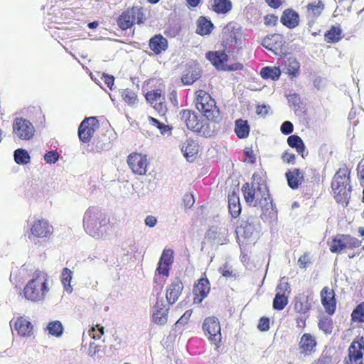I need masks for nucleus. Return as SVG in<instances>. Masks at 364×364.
Segmentation results:
<instances>
[{
  "instance_id": "473e14b6",
  "label": "nucleus",
  "mask_w": 364,
  "mask_h": 364,
  "mask_svg": "<svg viewBox=\"0 0 364 364\" xmlns=\"http://www.w3.org/2000/svg\"><path fill=\"white\" fill-rule=\"evenodd\" d=\"M287 142L289 146L295 148L296 151L301 154L304 158V152L305 150V146L302 139L297 135H291L288 137Z\"/></svg>"
},
{
  "instance_id": "c9c22d12",
  "label": "nucleus",
  "mask_w": 364,
  "mask_h": 364,
  "mask_svg": "<svg viewBox=\"0 0 364 364\" xmlns=\"http://www.w3.org/2000/svg\"><path fill=\"white\" fill-rule=\"evenodd\" d=\"M73 278V272L68 268H64L61 273V282L63 285L64 289L70 294L73 291V287L70 284V282Z\"/></svg>"
},
{
  "instance_id": "bf43d9fd",
  "label": "nucleus",
  "mask_w": 364,
  "mask_h": 364,
  "mask_svg": "<svg viewBox=\"0 0 364 364\" xmlns=\"http://www.w3.org/2000/svg\"><path fill=\"white\" fill-rule=\"evenodd\" d=\"M257 327L261 331H268L269 328V319L265 317L261 318Z\"/></svg>"
},
{
  "instance_id": "dca6fc26",
  "label": "nucleus",
  "mask_w": 364,
  "mask_h": 364,
  "mask_svg": "<svg viewBox=\"0 0 364 364\" xmlns=\"http://www.w3.org/2000/svg\"><path fill=\"white\" fill-rule=\"evenodd\" d=\"M10 326L14 328L21 337H30L33 334L32 323L22 316H18L16 320L12 319Z\"/></svg>"
},
{
  "instance_id": "4468645a",
  "label": "nucleus",
  "mask_w": 364,
  "mask_h": 364,
  "mask_svg": "<svg viewBox=\"0 0 364 364\" xmlns=\"http://www.w3.org/2000/svg\"><path fill=\"white\" fill-rule=\"evenodd\" d=\"M53 227L44 219L33 222L31 227V234L38 238L48 237L53 234Z\"/></svg>"
},
{
  "instance_id": "412c9836",
  "label": "nucleus",
  "mask_w": 364,
  "mask_h": 364,
  "mask_svg": "<svg viewBox=\"0 0 364 364\" xmlns=\"http://www.w3.org/2000/svg\"><path fill=\"white\" fill-rule=\"evenodd\" d=\"M181 151L187 161H193L198 151V144L192 139H188L182 144Z\"/></svg>"
},
{
  "instance_id": "ea45409f",
  "label": "nucleus",
  "mask_w": 364,
  "mask_h": 364,
  "mask_svg": "<svg viewBox=\"0 0 364 364\" xmlns=\"http://www.w3.org/2000/svg\"><path fill=\"white\" fill-rule=\"evenodd\" d=\"M299 63L294 58H289L286 63L287 73L291 77H296L299 74Z\"/></svg>"
},
{
  "instance_id": "aec40b11",
  "label": "nucleus",
  "mask_w": 364,
  "mask_h": 364,
  "mask_svg": "<svg viewBox=\"0 0 364 364\" xmlns=\"http://www.w3.org/2000/svg\"><path fill=\"white\" fill-rule=\"evenodd\" d=\"M280 21L288 28L293 29L299 23V16L294 10L287 9L283 11Z\"/></svg>"
},
{
  "instance_id": "0e129e2a",
  "label": "nucleus",
  "mask_w": 364,
  "mask_h": 364,
  "mask_svg": "<svg viewBox=\"0 0 364 364\" xmlns=\"http://www.w3.org/2000/svg\"><path fill=\"white\" fill-rule=\"evenodd\" d=\"M245 154L246 155L245 161L249 164H253L255 161V156L253 154L252 150L249 148L245 149Z\"/></svg>"
},
{
  "instance_id": "9b49d317",
  "label": "nucleus",
  "mask_w": 364,
  "mask_h": 364,
  "mask_svg": "<svg viewBox=\"0 0 364 364\" xmlns=\"http://www.w3.org/2000/svg\"><path fill=\"white\" fill-rule=\"evenodd\" d=\"M127 164L134 173L140 176L146 174L148 166L146 155L139 153H132L128 156Z\"/></svg>"
},
{
  "instance_id": "4d7b16f0",
  "label": "nucleus",
  "mask_w": 364,
  "mask_h": 364,
  "mask_svg": "<svg viewBox=\"0 0 364 364\" xmlns=\"http://www.w3.org/2000/svg\"><path fill=\"white\" fill-rule=\"evenodd\" d=\"M219 272L225 277H230L232 276V270L229 264L226 262L218 269Z\"/></svg>"
},
{
  "instance_id": "3c124183",
  "label": "nucleus",
  "mask_w": 364,
  "mask_h": 364,
  "mask_svg": "<svg viewBox=\"0 0 364 364\" xmlns=\"http://www.w3.org/2000/svg\"><path fill=\"white\" fill-rule=\"evenodd\" d=\"M277 293H280L282 294L289 296L290 294V287L287 280L285 277H282L280 279L279 283L278 284L276 288Z\"/></svg>"
},
{
  "instance_id": "2eb2a0df",
  "label": "nucleus",
  "mask_w": 364,
  "mask_h": 364,
  "mask_svg": "<svg viewBox=\"0 0 364 364\" xmlns=\"http://www.w3.org/2000/svg\"><path fill=\"white\" fill-rule=\"evenodd\" d=\"M168 307H167L162 299H157L156 304L152 308V320L159 326H164L168 320Z\"/></svg>"
},
{
  "instance_id": "864d4df0",
  "label": "nucleus",
  "mask_w": 364,
  "mask_h": 364,
  "mask_svg": "<svg viewBox=\"0 0 364 364\" xmlns=\"http://www.w3.org/2000/svg\"><path fill=\"white\" fill-rule=\"evenodd\" d=\"M100 350L101 346L95 341H91L87 349V355L94 358Z\"/></svg>"
},
{
  "instance_id": "c756f323",
  "label": "nucleus",
  "mask_w": 364,
  "mask_h": 364,
  "mask_svg": "<svg viewBox=\"0 0 364 364\" xmlns=\"http://www.w3.org/2000/svg\"><path fill=\"white\" fill-rule=\"evenodd\" d=\"M210 6L218 14H226L231 10L232 3L230 0H213Z\"/></svg>"
},
{
  "instance_id": "f03ea898",
  "label": "nucleus",
  "mask_w": 364,
  "mask_h": 364,
  "mask_svg": "<svg viewBox=\"0 0 364 364\" xmlns=\"http://www.w3.org/2000/svg\"><path fill=\"white\" fill-rule=\"evenodd\" d=\"M82 223L85 232L96 239L106 237L110 230L109 220L96 207H90L85 211Z\"/></svg>"
},
{
  "instance_id": "09e8293b",
  "label": "nucleus",
  "mask_w": 364,
  "mask_h": 364,
  "mask_svg": "<svg viewBox=\"0 0 364 364\" xmlns=\"http://www.w3.org/2000/svg\"><path fill=\"white\" fill-rule=\"evenodd\" d=\"M352 320L364 322V303L360 304L352 312Z\"/></svg>"
},
{
  "instance_id": "79ce46f5",
  "label": "nucleus",
  "mask_w": 364,
  "mask_h": 364,
  "mask_svg": "<svg viewBox=\"0 0 364 364\" xmlns=\"http://www.w3.org/2000/svg\"><path fill=\"white\" fill-rule=\"evenodd\" d=\"M288 296H289L280 293H276L273 300V308L279 311L284 309L288 304Z\"/></svg>"
},
{
  "instance_id": "6ab92c4d",
  "label": "nucleus",
  "mask_w": 364,
  "mask_h": 364,
  "mask_svg": "<svg viewBox=\"0 0 364 364\" xmlns=\"http://www.w3.org/2000/svg\"><path fill=\"white\" fill-rule=\"evenodd\" d=\"M183 289L181 281L176 278L168 286L166 291V299L170 304H174L178 299Z\"/></svg>"
},
{
  "instance_id": "0eeeda50",
  "label": "nucleus",
  "mask_w": 364,
  "mask_h": 364,
  "mask_svg": "<svg viewBox=\"0 0 364 364\" xmlns=\"http://www.w3.org/2000/svg\"><path fill=\"white\" fill-rule=\"evenodd\" d=\"M181 119L184 121L187 128L191 131L200 132L205 136H210L213 132L202 127L201 123L195 112L191 110H183L180 113Z\"/></svg>"
},
{
  "instance_id": "b1692460",
  "label": "nucleus",
  "mask_w": 364,
  "mask_h": 364,
  "mask_svg": "<svg viewBox=\"0 0 364 364\" xmlns=\"http://www.w3.org/2000/svg\"><path fill=\"white\" fill-rule=\"evenodd\" d=\"M203 109H198L209 120L218 121L220 118L219 109L215 105V100L204 105Z\"/></svg>"
},
{
  "instance_id": "2f4dec72",
  "label": "nucleus",
  "mask_w": 364,
  "mask_h": 364,
  "mask_svg": "<svg viewBox=\"0 0 364 364\" xmlns=\"http://www.w3.org/2000/svg\"><path fill=\"white\" fill-rule=\"evenodd\" d=\"M324 9L323 4L318 1L307 5V16L308 18H315L319 16Z\"/></svg>"
},
{
  "instance_id": "f8f14e48",
  "label": "nucleus",
  "mask_w": 364,
  "mask_h": 364,
  "mask_svg": "<svg viewBox=\"0 0 364 364\" xmlns=\"http://www.w3.org/2000/svg\"><path fill=\"white\" fill-rule=\"evenodd\" d=\"M203 329L205 334L208 336L209 340L213 341L215 344L220 342V325L216 317H208L204 320Z\"/></svg>"
},
{
  "instance_id": "c85d7f7f",
  "label": "nucleus",
  "mask_w": 364,
  "mask_h": 364,
  "mask_svg": "<svg viewBox=\"0 0 364 364\" xmlns=\"http://www.w3.org/2000/svg\"><path fill=\"white\" fill-rule=\"evenodd\" d=\"M168 267L169 266L159 262L158 264V267L156 268V274L154 277V282L161 286L160 289H161L164 283L165 282L166 279L168 277Z\"/></svg>"
},
{
  "instance_id": "cd10ccee",
  "label": "nucleus",
  "mask_w": 364,
  "mask_h": 364,
  "mask_svg": "<svg viewBox=\"0 0 364 364\" xmlns=\"http://www.w3.org/2000/svg\"><path fill=\"white\" fill-rule=\"evenodd\" d=\"M213 28L212 22L205 17L200 16L197 21L196 33L201 36L208 35Z\"/></svg>"
},
{
  "instance_id": "9d476101",
  "label": "nucleus",
  "mask_w": 364,
  "mask_h": 364,
  "mask_svg": "<svg viewBox=\"0 0 364 364\" xmlns=\"http://www.w3.org/2000/svg\"><path fill=\"white\" fill-rule=\"evenodd\" d=\"M98 121L96 117L85 118L80 124L78 129V136L83 143L90 141L97 129Z\"/></svg>"
},
{
  "instance_id": "774afa93",
  "label": "nucleus",
  "mask_w": 364,
  "mask_h": 364,
  "mask_svg": "<svg viewBox=\"0 0 364 364\" xmlns=\"http://www.w3.org/2000/svg\"><path fill=\"white\" fill-rule=\"evenodd\" d=\"M184 205L186 208H191L194 203L193 196L191 194H186L183 198Z\"/></svg>"
},
{
  "instance_id": "c03bdc74",
  "label": "nucleus",
  "mask_w": 364,
  "mask_h": 364,
  "mask_svg": "<svg viewBox=\"0 0 364 364\" xmlns=\"http://www.w3.org/2000/svg\"><path fill=\"white\" fill-rule=\"evenodd\" d=\"M47 330L50 334L59 337L63 334V327L60 321H54L48 323Z\"/></svg>"
},
{
  "instance_id": "69168bd1",
  "label": "nucleus",
  "mask_w": 364,
  "mask_h": 364,
  "mask_svg": "<svg viewBox=\"0 0 364 364\" xmlns=\"http://www.w3.org/2000/svg\"><path fill=\"white\" fill-rule=\"evenodd\" d=\"M102 78L104 80L105 83L107 85V86L110 90H112V86L114 85V77L112 75L103 74Z\"/></svg>"
},
{
  "instance_id": "a878e982",
  "label": "nucleus",
  "mask_w": 364,
  "mask_h": 364,
  "mask_svg": "<svg viewBox=\"0 0 364 364\" xmlns=\"http://www.w3.org/2000/svg\"><path fill=\"white\" fill-rule=\"evenodd\" d=\"M286 176L288 181V185L292 189L297 188L303 179L301 173L297 168H294L292 171H288L286 173Z\"/></svg>"
},
{
  "instance_id": "603ef678",
  "label": "nucleus",
  "mask_w": 364,
  "mask_h": 364,
  "mask_svg": "<svg viewBox=\"0 0 364 364\" xmlns=\"http://www.w3.org/2000/svg\"><path fill=\"white\" fill-rule=\"evenodd\" d=\"M148 120L151 125L156 126L160 130L161 134H165L169 130L166 125L152 117H149Z\"/></svg>"
},
{
  "instance_id": "338daca9",
  "label": "nucleus",
  "mask_w": 364,
  "mask_h": 364,
  "mask_svg": "<svg viewBox=\"0 0 364 364\" xmlns=\"http://www.w3.org/2000/svg\"><path fill=\"white\" fill-rule=\"evenodd\" d=\"M145 225L148 227L153 228L157 223V219L153 215H148L144 220Z\"/></svg>"
},
{
  "instance_id": "a18cd8bd",
  "label": "nucleus",
  "mask_w": 364,
  "mask_h": 364,
  "mask_svg": "<svg viewBox=\"0 0 364 364\" xmlns=\"http://www.w3.org/2000/svg\"><path fill=\"white\" fill-rule=\"evenodd\" d=\"M122 96L124 101L130 106H134L137 103V95L132 90H124L122 92Z\"/></svg>"
},
{
  "instance_id": "a19ab883",
  "label": "nucleus",
  "mask_w": 364,
  "mask_h": 364,
  "mask_svg": "<svg viewBox=\"0 0 364 364\" xmlns=\"http://www.w3.org/2000/svg\"><path fill=\"white\" fill-rule=\"evenodd\" d=\"M200 77V70L198 68H195L192 70L188 71L182 77V82L184 85H191Z\"/></svg>"
},
{
  "instance_id": "6e6d98bb",
  "label": "nucleus",
  "mask_w": 364,
  "mask_h": 364,
  "mask_svg": "<svg viewBox=\"0 0 364 364\" xmlns=\"http://www.w3.org/2000/svg\"><path fill=\"white\" fill-rule=\"evenodd\" d=\"M191 311H186L175 323L176 328L180 326H183L184 324L187 323L191 316Z\"/></svg>"
},
{
  "instance_id": "7ed1b4c3",
  "label": "nucleus",
  "mask_w": 364,
  "mask_h": 364,
  "mask_svg": "<svg viewBox=\"0 0 364 364\" xmlns=\"http://www.w3.org/2000/svg\"><path fill=\"white\" fill-rule=\"evenodd\" d=\"M48 282V276L46 272L36 271L24 287V296L32 301H43L49 291Z\"/></svg>"
},
{
  "instance_id": "f704fd0d",
  "label": "nucleus",
  "mask_w": 364,
  "mask_h": 364,
  "mask_svg": "<svg viewBox=\"0 0 364 364\" xmlns=\"http://www.w3.org/2000/svg\"><path fill=\"white\" fill-rule=\"evenodd\" d=\"M342 30L339 26H333L325 34V38L328 43H336L339 41L341 36Z\"/></svg>"
},
{
  "instance_id": "393cba45",
  "label": "nucleus",
  "mask_w": 364,
  "mask_h": 364,
  "mask_svg": "<svg viewBox=\"0 0 364 364\" xmlns=\"http://www.w3.org/2000/svg\"><path fill=\"white\" fill-rule=\"evenodd\" d=\"M134 14V11H132V9H129L123 12L120 15L118 20V24L122 29L126 30L133 26V24L135 23Z\"/></svg>"
},
{
  "instance_id": "4c0bfd02",
  "label": "nucleus",
  "mask_w": 364,
  "mask_h": 364,
  "mask_svg": "<svg viewBox=\"0 0 364 364\" xmlns=\"http://www.w3.org/2000/svg\"><path fill=\"white\" fill-rule=\"evenodd\" d=\"M235 132L239 138H246L250 132V128L247 122L242 119L237 120L235 122Z\"/></svg>"
},
{
  "instance_id": "8fccbe9b",
  "label": "nucleus",
  "mask_w": 364,
  "mask_h": 364,
  "mask_svg": "<svg viewBox=\"0 0 364 364\" xmlns=\"http://www.w3.org/2000/svg\"><path fill=\"white\" fill-rule=\"evenodd\" d=\"M173 252L171 249H165L159 259V263L170 266L173 262Z\"/></svg>"
},
{
  "instance_id": "7c9ffc66",
  "label": "nucleus",
  "mask_w": 364,
  "mask_h": 364,
  "mask_svg": "<svg viewBox=\"0 0 364 364\" xmlns=\"http://www.w3.org/2000/svg\"><path fill=\"white\" fill-rule=\"evenodd\" d=\"M196 94V107L197 109H203L205 105L214 101L208 93L202 90H198Z\"/></svg>"
},
{
  "instance_id": "20e7f679",
  "label": "nucleus",
  "mask_w": 364,
  "mask_h": 364,
  "mask_svg": "<svg viewBox=\"0 0 364 364\" xmlns=\"http://www.w3.org/2000/svg\"><path fill=\"white\" fill-rule=\"evenodd\" d=\"M346 168H340L335 174L331 187L336 195V200L341 201L348 200L350 196L351 186L350 178L346 175Z\"/></svg>"
},
{
  "instance_id": "de8ad7c7",
  "label": "nucleus",
  "mask_w": 364,
  "mask_h": 364,
  "mask_svg": "<svg viewBox=\"0 0 364 364\" xmlns=\"http://www.w3.org/2000/svg\"><path fill=\"white\" fill-rule=\"evenodd\" d=\"M146 100L151 104L159 102L161 100H165V97L162 96L160 90H156L149 92L146 95Z\"/></svg>"
},
{
  "instance_id": "423d86ee",
  "label": "nucleus",
  "mask_w": 364,
  "mask_h": 364,
  "mask_svg": "<svg viewBox=\"0 0 364 364\" xmlns=\"http://www.w3.org/2000/svg\"><path fill=\"white\" fill-rule=\"evenodd\" d=\"M35 132L34 126L27 119L17 117L13 122L12 134L14 139L28 141L33 137Z\"/></svg>"
},
{
  "instance_id": "72a5a7b5",
  "label": "nucleus",
  "mask_w": 364,
  "mask_h": 364,
  "mask_svg": "<svg viewBox=\"0 0 364 364\" xmlns=\"http://www.w3.org/2000/svg\"><path fill=\"white\" fill-rule=\"evenodd\" d=\"M363 346L359 342L353 341L349 347V356L351 360L357 363L358 360L362 358L363 353L361 349Z\"/></svg>"
},
{
  "instance_id": "a211bd4d",
  "label": "nucleus",
  "mask_w": 364,
  "mask_h": 364,
  "mask_svg": "<svg viewBox=\"0 0 364 364\" xmlns=\"http://www.w3.org/2000/svg\"><path fill=\"white\" fill-rule=\"evenodd\" d=\"M316 344L314 336L310 333H304L299 343L300 353L304 356L311 355L315 351Z\"/></svg>"
},
{
  "instance_id": "5fc2aeb1",
  "label": "nucleus",
  "mask_w": 364,
  "mask_h": 364,
  "mask_svg": "<svg viewBox=\"0 0 364 364\" xmlns=\"http://www.w3.org/2000/svg\"><path fill=\"white\" fill-rule=\"evenodd\" d=\"M59 159V154L57 151H50L44 156V160L48 164H54Z\"/></svg>"
},
{
  "instance_id": "13d9d810",
  "label": "nucleus",
  "mask_w": 364,
  "mask_h": 364,
  "mask_svg": "<svg viewBox=\"0 0 364 364\" xmlns=\"http://www.w3.org/2000/svg\"><path fill=\"white\" fill-rule=\"evenodd\" d=\"M153 107L160 115H164L166 112V106L164 103V100H161L159 102L155 103Z\"/></svg>"
},
{
  "instance_id": "e433bc0d",
  "label": "nucleus",
  "mask_w": 364,
  "mask_h": 364,
  "mask_svg": "<svg viewBox=\"0 0 364 364\" xmlns=\"http://www.w3.org/2000/svg\"><path fill=\"white\" fill-rule=\"evenodd\" d=\"M261 76L264 79H272L276 80L279 79L281 75V70L277 67H264L261 70Z\"/></svg>"
},
{
  "instance_id": "5701e85b",
  "label": "nucleus",
  "mask_w": 364,
  "mask_h": 364,
  "mask_svg": "<svg viewBox=\"0 0 364 364\" xmlns=\"http://www.w3.org/2000/svg\"><path fill=\"white\" fill-rule=\"evenodd\" d=\"M167 40L161 35H156L149 41L150 49L156 54L160 53L161 51L167 48Z\"/></svg>"
},
{
  "instance_id": "052dcab7",
  "label": "nucleus",
  "mask_w": 364,
  "mask_h": 364,
  "mask_svg": "<svg viewBox=\"0 0 364 364\" xmlns=\"http://www.w3.org/2000/svg\"><path fill=\"white\" fill-rule=\"evenodd\" d=\"M281 132L284 134H289L293 132V124L289 121L284 122L281 126Z\"/></svg>"
},
{
  "instance_id": "6e6552de",
  "label": "nucleus",
  "mask_w": 364,
  "mask_h": 364,
  "mask_svg": "<svg viewBox=\"0 0 364 364\" xmlns=\"http://www.w3.org/2000/svg\"><path fill=\"white\" fill-rule=\"evenodd\" d=\"M206 58L217 69L235 70L242 69V65L240 63L234 65H228L225 63L228 60V55L223 51L208 52L206 53Z\"/></svg>"
},
{
  "instance_id": "4be33fe9",
  "label": "nucleus",
  "mask_w": 364,
  "mask_h": 364,
  "mask_svg": "<svg viewBox=\"0 0 364 364\" xmlns=\"http://www.w3.org/2000/svg\"><path fill=\"white\" fill-rule=\"evenodd\" d=\"M311 307V299L309 295L301 294L295 299L294 309L296 312L305 314Z\"/></svg>"
},
{
  "instance_id": "bb28decb",
  "label": "nucleus",
  "mask_w": 364,
  "mask_h": 364,
  "mask_svg": "<svg viewBox=\"0 0 364 364\" xmlns=\"http://www.w3.org/2000/svg\"><path fill=\"white\" fill-rule=\"evenodd\" d=\"M228 208L233 218H237L240 215L241 212L240 199L235 193H232L228 196Z\"/></svg>"
},
{
  "instance_id": "e2e57ef3",
  "label": "nucleus",
  "mask_w": 364,
  "mask_h": 364,
  "mask_svg": "<svg viewBox=\"0 0 364 364\" xmlns=\"http://www.w3.org/2000/svg\"><path fill=\"white\" fill-rule=\"evenodd\" d=\"M278 17L274 15H267L264 18V24L267 26H275L277 23Z\"/></svg>"
},
{
  "instance_id": "680f3d73",
  "label": "nucleus",
  "mask_w": 364,
  "mask_h": 364,
  "mask_svg": "<svg viewBox=\"0 0 364 364\" xmlns=\"http://www.w3.org/2000/svg\"><path fill=\"white\" fill-rule=\"evenodd\" d=\"M287 99H288L289 102L291 103V105H293L294 107L298 106L300 103V97L297 94L294 93V94L289 95L287 96Z\"/></svg>"
},
{
  "instance_id": "ddd939ff",
  "label": "nucleus",
  "mask_w": 364,
  "mask_h": 364,
  "mask_svg": "<svg viewBox=\"0 0 364 364\" xmlns=\"http://www.w3.org/2000/svg\"><path fill=\"white\" fill-rule=\"evenodd\" d=\"M320 296L325 311L329 315H333L336 307L334 291L328 287H325L321 289Z\"/></svg>"
},
{
  "instance_id": "58836bf2",
  "label": "nucleus",
  "mask_w": 364,
  "mask_h": 364,
  "mask_svg": "<svg viewBox=\"0 0 364 364\" xmlns=\"http://www.w3.org/2000/svg\"><path fill=\"white\" fill-rule=\"evenodd\" d=\"M282 40V36L279 34H273L265 37L262 42V45L267 49L274 51L277 49L275 46L277 41Z\"/></svg>"
},
{
  "instance_id": "1a4fd4ad",
  "label": "nucleus",
  "mask_w": 364,
  "mask_h": 364,
  "mask_svg": "<svg viewBox=\"0 0 364 364\" xmlns=\"http://www.w3.org/2000/svg\"><path fill=\"white\" fill-rule=\"evenodd\" d=\"M252 217H250L246 220H241L239 225H237L235 232L237 235V240L239 243L247 244L251 241V238L253 235L255 228L253 225Z\"/></svg>"
},
{
  "instance_id": "39448f33",
  "label": "nucleus",
  "mask_w": 364,
  "mask_h": 364,
  "mask_svg": "<svg viewBox=\"0 0 364 364\" xmlns=\"http://www.w3.org/2000/svg\"><path fill=\"white\" fill-rule=\"evenodd\" d=\"M361 243V240L350 235L338 234L328 242V245L331 252L338 254L346 249L358 247Z\"/></svg>"
},
{
  "instance_id": "f257e3e1",
  "label": "nucleus",
  "mask_w": 364,
  "mask_h": 364,
  "mask_svg": "<svg viewBox=\"0 0 364 364\" xmlns=\"http://www.w3.org/2000/svg\"><path fill=\"white\" fill-rule=\"evenodd\" d=\"M245 202L250 206H259L262 211L272 208L268 188L264 181L257 173L252 176V183H246L242 187Z\"/></svg>"
},
{
  "instance_id": "f3484780",
  "label": "nucleus",
  "mask_w": 364,
  "mask_h": 364,
  "mask_svg": "<svg viewBox=\"0 0 364 364\" xmlns=\"http://www.w3.org/2000/svg\"><path fill=\"white\" fill-rule=\"evenodd\" d=\"M210 282L206 278H201L193 287V294L195 295L193 302L200 304L208 296L210 292Z\"/></svg>"
},
{
  "instance_id": "37998d69",
  "label": "nucleus",
  "mask_w": 364,
  "mask_h": 364,
  "mask_svg": "<svg viewBox=\"0 0 364 364\" xmlns=\"http://www.w3.org/2000/svg\"><path fill=\"white\" fill-rule=\"evenodd\" d=\"M14 160L18 164H26L30 161V156L27 151L18 149L14 151Z\"/></svg>"
},
{
  "instance_id": "49530a36",
  "label": "nucleus",
  "mask_w": 364,
  "mask_h": 364,
  "mask_svg": "<svg viewBox=\"0 0 364 364\" xmlns=\"http://www.w3.org/2000/svg\"><path fill=\"white\" fill-rule=\"evenodd\" d=\"M318 327L326 334H331L333 331L332 319L329 317H323L321 318L318 322Z\"/></svg>"
}]
</instances>
